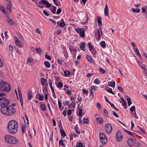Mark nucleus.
<instances>
[{
	"instance_id": "nucleus-1",
	"label": "nucleus",
	"mask_w": 147,
	"mask_h": 147,
	"mask_svg": "<svg viewBox=\"0 0 147 147\" xmlns=\"http://www.w3.org/2000/svg\"><path fill=\"white\" fill-rule=\"evenodd\" d=\"M7 129L8 132L10 134H16L18 129L17 122L14 120L9 121L8 124Z\"/></svg>"
},
{
	"instance_id": "nucleus-2",
	"label": "nucleus",
	"mask_w": 147,
	"mask_h": 147,
	"mask_svg": "<svg viewBox=\"0 0 147 147\" xmlns=\"http://www.w3.org/2000/svg\"><path fill=\"white\" fill-rule=\"evenodd\" d=\"M1 112L3 114L7 115H11L15 113V109L10 106L7 105L6 107L2 106L1 108Z\"/></svg>"
},
{
	"instance_id": "nucleus-3",
	"label": "nucleus",
	"mask_w": 147,
	"mask_h": 147,
	"mask_svg": "<svg viewBox=\"0 0 147 147\" xmlns=\"http://www.w3.org/2000/svg\"><path fill=\"white\" fill-rule=\"evenodd\" d=\"M11 89L10 86L4 81L0 80V92L1 93H4V91L8 92Z\"/></svg>"
},
{
	"instance_id": "nucleus-4",
	"label": "nucleus",
	"mask_w": 147,
	"mask_h": 147,
	"mask_svg": "<svg viewBox=\"0 0 147 147\" xmlns=\"http://www.w3.org/2000/svg\"><path fill=\"white\" fill-rule=\"evenodd\" d=\"M5 141L11 144H15L17 143L18 141L14 137L9 135H6L5 136Z\"/></svg>"
},
{
	"instance_id": "nucleus-5",
	"label": "nucleus",
	"mask_w": 147,
	"mask_h": 147,
	"mask_svg": "<svg viewBox=\"0 0 147 147\" xmlns=\"http://www.w3.org/2000/svg\"><path fill=\"white\" fill-rule=\"evenodd\" d=\"M99 138L102 144H105L107 143V138L104 134L102 133H100L99 135Z\"/></svg>"
},
{
	"instance_id": "nucleus-6",
	"label": "nucleus",
	"mask_w": 147,
	"mask_h": 147,
	"mask_svg": "<svg viewBox=\"0 0 147 147\" xmlns=\"http://www.w3.org/2000/svg\"><path fill=\"white\" fill-rule=\"evenodd\" d=\"M105 129L107 133L108 134H110L112 131V127L109 123H107L105 124Z\"/></svg>"
},
{
	"instance_id": "nucleus-7",
	"label": "nucleus",
	"mask_w": 147,
	"mask_h": 147,
	"mask_svg": "<svg viewBox=\"0 0 147 147\" xmlns=\"http://www.w3.org/2000/svg\"><path fill=\"white\" fill-rule=\"evenodd\" d=\"M75 30L76 32L79 34L80 36L81 37H84L85 36V31L83 28H76Z\"/></svg>"
},
{
	"instance_id": "nucleus-8",
	"label": "nucleus",
	"mask_w": 147,
	"mask_h": 147,
	"mask_svg": "<svg viewBox=\"0 0 147 147\" xmlns=\"http://www.w3.org/2000/svg\"><path fill=\"white\" fill-rule=\"evenodd\" d=\"M116 138L118 142H120L123 139V135L122 133L119 131H117L116 132Z\"/></svg>"
},
{
	"instance_id": "nucleus-9",
	"label": "nucleus",
	"mask_w": 147,
	"mask_h": 147,
	"mask_svg": "<svg viewBox=\"0 0 147 147\" xmlns=\"http://www.w3.org/2000/svg\"><path fill=\"white\" fill-rule=\"evenodd\" d=\"M38 4L41 5L42 4H45L47 8H49L51 6V4L46 0H41L38 2Z\"/></svg>"
},
{
	"instance_id": "nucleus-10",
	"label": "nucleus",
	"mask_w": 147,
	"mask_h": 147,
	"mask_svg": "<svg viewBox=\"0 0 147 147\" xmlns=\"http://www.w3.org/2000/svg\"><path fill=\"white\" fill-rule=\"evenodd\" d=\"M134 140H133L132 139H129L127 141V143L128 145L130 146H132L134 145L135 143Z\"/></svg>"
},
{
	"instance_id": "nucleus-11",
	"label": "nucleus",
	"mask_w": 147,
	"mask_h": 147,
	"mask_svg": "<svg viewBox=\"0 0 147 147\" xmlns=\"http://www.w3.org/2000/svg\"><path fill=\"white\" fill-rule=\"evenodd\" d=\"M96 120L97 122L99 124H102L104 121V120L100 115H99V116L96 118Z\"/></svg>"
},
{
	"instance_id": "nucleus-12",
	"label": "nucleus",
	"mask_w": 147,
	"mask_h": 147,
	"mask_svg": "<svg viewBox=\"0 0 147 147\" xmlns=\"http://www.w3.org/2000/svg\"><path fill=\"white\" fill-rule=\"evenodd\" d=\"M104 14L106 16H107L109 15L108 7L107 5H106L104 9Z\"/></svg>"
},
{
	"instance_id": "nucleus-13",
	"label": "nucleus",
	"mask_w": 147,
	"mask_h": 147,
	"mask_svg": "<svg viewBox=\"0 0 147 147\" xmlns=\"http://www.w3.org/2000/svg\"><path fill=\"white\" fill-rule=\"evenodd\" d=\"M38 97H37L38 95H36L35 96V98H38L40 101H42L43 100V98H44V96L42 94V95H41L40 93L38 94Z\"/></svg>"
},
{
	"instance_id": "nucleus-14",
	"label": "nucleus",
	"mask_w": 147,
	"mask_h": 147,
	"mask_svg": "<svg viewBox=\"0 0 147 147\" xmlns=\"http://www.w3.org/2000/svg\"><path fill=\"white\" fill-rule=\"evenodd\" d=\"M16 39L15 41V43L16 45L22 48L23 46L20 43V42L18 40V38L16 37Z\"/></svg>"
},
{
	"instance_id": "nucleus-15",
	"label": "nucleus",
	"mask_w": 147,
	"mask_h": 147,
	"mask_svg": "<svg viewBox=\"0 0 147 147\" xmlns=\"http://www.w3.org/2000/svg\"><path fill=\"white\" fill-rule=\"evenodd\" d=\"M105 98L106 101L111 105V106L115 109L116 110L118 111L119 110L115 107L113 104L111 102L108 100L107 99V97L105 96Z\"/></svg>"
},
{
	"instance_id": "nucleus-16",
	"label": "nucleus",
	"mask_w": 147,
	"mask_h": 147,
	"mask_svg": "<svg viewBox=\"0 0 147 147\" xmlns=\"http://www.w3.org/2000/svg\"><path fill=\"white\" fill-rule=\"evenodd\" d=\"M8 19L6 20L7 22L10 25H13L14 24V22L11 19H9V17Z\"/></svg>"
},
{
	"instance_id": "nucleus-17",
	"label": "nucleus",
	"mask_w": 147,
	"mask_h": 147,
	"mask_svg": "<svg viewBox=\"0 0 147 147\" xmlns=\"http://www.w3.org/2000/svg\"><path fill=\"white\" fill-rule=\"evenodd\" d=\"M85 42L84 43H81L80 44V49H81L83 51H85Z\"/></svg>"
},
{
	"instance_id": "nucleus-18",
	"label": "nucleus",
	"mask_w": 147,
	"mask_h": 147,
	"mask_svg": "<svg viewBox=\"0 0 147 147\" xmlns=\"http://www.w3.org/2000/svg\"><path fill=\"white\" fill-rule=\"evenodd\" d=\"M121 100L122 101V105L123 106H126V107L125 108V109H126L127 108V102L123 98H121Z\"/></svg>"
},
{
	"instance_id": "nucleus-19",
	"label": "nucleus",
	"mask_w": 147,
	"mask_h": 147,
	"mask_svg": "<svg viewBox=\"0 0 147 147\" xmlns=\"http://www.w3.org/2000/svg\"><path fill=\"white\" fill-rule=\"evenodd\" d=\"M106 90L108 92L111 93L113 95L115 94V93L113 91L111 88L109 87H106L105 88Z\"/></svg>"
},
{
	"instance_id": "nucleus-20",
	"label": "nucleus",
	"mask_w": 147,
	"mask_h": 147,
	"mask_svg": "<svg viewBox=\"0 0 147 147\" xmlns=\"http://www.w3.org/2000/svg\"><path fill=\"white\" fill-rule=\"evenodd\" d=\"M138 64L140 67L142 68V69H144L145 68L146 65L145 64H143L140 61H139L138 62Z\"/></svg>"
},
{
	"instance_id": "nucleus-21",
	"label": "nucleus",
	"mask_w": 147,
	"mask_h": 147,
	"mask_svg": "<svg viewBox=\"0 0 147 147\" xmlns=\"http://www.w3.org/2000/svg\"><path fill=\"white\" fill-rule=\"evenodd\" d=\"M86 57L87 60L90 62L93 63L94 62V60L89 55H86Z\"/></svg>"
},
{
	"instance_id": "nucleus-22",
	"label": "nucleus",
	"mask_w": 147,
	"mask_h": 147,
	"mask_svg": "<svg viewBox=\"0 0 147 147\" xmlns=\"http://www.w3.org/2000/svg\"><path fill=\"white\" fill-rule=\"evenodd\" d=\"M108 85L114 88L115 86V83L114 81L113 82H108Z\"/></svg>"
},
{
	"instance_id": "nucleus-23",
	"label": "nucleus",
	"mask_w": 147,
	"mask_h": 147,
	"mask_svg": "<svg viewBox=\"0 0 147 147\" xmlns=\"http://www.w3.org/2000/svg\"><path fill=\"white\" fill-rule=\"evenodd\" d=\"M12 5L11 3H10V4H8L7 5L6 7L7 9L9 10V12L11 13V6Z\"/></svg>"
},
{
	"instance_id": "nucleus-24",
	"label": "nucleus",
	"mask_w": 147,
	"mask_h": 147,
	"mask_svg": "<svg viewBox=\"0 0 147 147\" xmlns=\"http://www.w3.org/2000/svg\"><path fill=\"white\" fill-rule=\"evenodd\" d=\"M60 132L61 136L65 137L66 136V134L65 132L64 131L63 129H60Z\"/></svg>"
},
{
	"instance_id": "nucleus-25",
	"label": "nucleus",
	"mask_w": 147,
	"mask_h": 147,
	"mask_svg": "<svg viewBox=\"0 0 147 147\" xmlns=\"http://www.w3.org/2000/svg\"><path fill=\"white\" fill-rule=\"evenodd\" d=\"M91 53L93 54V55H95L97 53V51L96 49L94 48L91 49L90 51Z\"/></svg>"
},
{
	"instance_id": "nucleus-26",
	"label": "nucleus",
	"mask_w": 147,
	"mask_h": 147,
	"mask_svg": "<svg viewBox=\"0 0 147 147\" xmlns=\"http://www.w3.org/2000/svg\"><path fill=\"white\" fill-rule=\"evenodd\" d=\"M74 102H72L68 106V107L69 109H71V107H72L74 108L75 107V101L74 100Z\"/></svg>"
},
{
	"instance_id": "nucleus-27",
	"label": "nucleus",
	"mask_w": 147,
	"mask_h": 147,
	"mask_svg": "<svg viewBox=\"0 0 147 147\" xmlns=\"http://www.w3.org/2000/svg\"><path fill=\"white\" fill-rule=\"evenodd\" d=\"M131 11L134 13H138L140 11V10L139 9H135L133 8L132 9Z\"/></svg>"
},
{
	"instance_id": "nucleus-28",
	"label": "nucleus",
	"mask_w": 147,
	"mask_h": 147,
	"mask_svg": "<svg viewBox=\"0 0 147 147\" xmlns=\"http://www.w3.org/2000/svg\"><path fill=\"white\" fill-rule=\"evenodd\" d=\"M33 61V59L32 58V57H29L28 58L27 63L28 65H30Z\"/></svg>"
},
{
	"instance_id": "nucleus-29",
	"label": "nucleus",
	"mask_w": 147,
	"mask_h": 147,
	"mask_svg": "<svg viewBox=\"0 0 147 147\" xmlns=\"http://www.w3.org/2000/svg\"><path fill=\"white\" fill-rule=\"evenodd\" d=\"M97 32L98 34V36L97 37V39L100 40V39L101 37V35L100 34V30L98 29H97Z\"/></svg>"
},
{
	"instance_id": "nucleus-30",
	"label": "nucleus",
	"mask_w": 147,
	"mask_h": 147,
	"mask_svg": "<svg viewBox=\"0 0 147 147\" xmlns=\"http://www.w3.org/2000/svg\"><path fill=\"white\" fill-rule=\"evenodd\" d=\"M40 107L41 109L43 111H46V107L44 104H41L40 105Z\"/></svg>"
},
{
	"instance_id": "nucleus-31",
	"label": "nucleus",
	"mask_w": 147,
	"mask_h": 147,
	"mask_svg": "<svg viewBox=\"0 0 147 147\" xmlns=\"http://www.w3.org/2000/svg\"><path fill=\"white\" fill-rule=\"evenodd\" d=\"M59 146H61L63 147H65V145L63 143V140H60L59 141Z\"/></svg>"
},
{
	"instance_id": "nucleus-32",
	"label": "nucleus",
	"mask_w": 147,
	"mask_h": 147,
	"mask_svg": "<svg viewBox=\"0 0 147 147\" xmlns=\"http://www.w3.org/2000/svg\"><path fill=\"white\" fill-rule=\"evenodd\" d=\"M125 131L127 133V134H129L130 135L132 136H134V133L132 132L131 131H130L128 130H127L126 129H124Z\"/></svg>"
},
{
	"instance_id": "nucleus-33",
	"label": "nucleus",
	"mask_w": 147,
	"mask_h": 147,
	"mask_svg": "<svg viewBox=\"0 0 147 147\" xmlns=\"http://www.w3.org/2000/svg\"><path fill=\"white\" fill-rule=\"evenodd\" d=\"M127 101L128 105L129 106L132 103L130 97H128V98L127 99Z\"/></svg>"
},
{
	"instance_id": "nucleus-34",
	"label": "nucleus",
	"mask_w": 147,
	"mask_h": 147,
	"mask_svg": "<svg viewBox=\"0 0 147 147\" xmlns=\"http://www.w3.org/2000/svg\"><path fill=\"white\" fill-rule=\"evenodd\" d=\"M40 80L41 81V83L42 85L43 86L45 83V81L46 80L45 78H40Z\"/></svg>"
},
{
	"instance_id": "nucleus-35",
	"label": "nucleus",
	"mask_w": 147,
	"mask_h": 147,
	"mask_svg": "<svg viewBox=\"0 0 147 147\" xmlns=\"http://www.w3.org/2000/svg\"><path fill=\"white\" fill-rule=\"evenodd\" d=\"M57 7L55 6H53V9H51V8L50 9V10L53 14H55Z\"/></svg>"
},
{
	"instance_id": "nucleus-36",
	"label": "nucleus",
	"mask_w": 147,
	"mask_h": 147,
	"mask_svg": "<svg viewBox=\"0 0 147 147\" xmlns=\"http://www.w3.org/2000/svg\"><path fill=\"white\" fill-rule=\"evenodd\" d=\"M44 65L47 68H49L50 66V64L49 62L48 61H46L44 62Z\"/></svg>"
},
{
	"instance_id": "nucleus-37",
	"label": "nucleus",
	"mask_w": 147,
	"mask_h": 147,
	"mask_svg": "<svg viewBox=\"0 0 147 147\" xmlns=\"http://www.w3.org/2000/svg\"><path fill=\"white\" fill-rule=\"evenodd\" d=\"M147 9V7L146 6H144L142 8V12L145 13H147L146 9Z\"/></svg>"
},
{
	"instance_id": "nucleus-38",
	"label": "nucleus",
	"mask_w": 147,
	"mask_h": 147,
	"mask_svg": "<svg viewBox=\"0 0 147 147\" xmlns=\"http://www.w3.org/2000/svg\"><path fill=\"white\" fill-rule=\"evenodd\" d=\"M91 42H89L88 43V47L90 51L94 47H93L92 46L91 44Z\"/></svg>"
},
{
	"instance_id": "nucleus-39",
	"label": "nucleus",
	"mask_w": 147,
	"mask_h": 147,
	"mask_svg": "<svg viewBox=\"0 0 147 147\" xmlns=\"http://www.w3.org/2000/svg\"><path fill=\"white\" fill-rule=\"evenodd\" d=\"M83 122L84 123L88 124L89 123L88 119V118H86V119L84 118L83 119Z\"/></svg>"
},
{
	"instance_id": "nucleus-40",
	"label": "nucleus",
	"mask_w": 147,
	"mask_h": 147,
	"mask_svg": "<svg viewBox=\"0 0 147 147\" xmlns=\"http://www.w3.org/2000/svg\"><path fill=\"white\" fill-rule=\"evenodd\" d=\"M63 83L61 82H59L58 83L57 86L58 88H60L62 87L63 86Z\"/></svg>"
},
{
	"instance_id": "nucleus-41",
	"label": "nucleus",
	"mask_w": 147,
	"mask_h": 147,
	"mask_svg": "<svg viewBox=\"0 0 147 147\" xmlns=\"http://www.w3.org/2000/svg\"><path fill=\"white\" fill-rule=\"evenodd\" d=\"M98 26H100V24L102 23L101 18V17H99L98 18Z\"/></svg>"
},
{
	"instance_id": "nucleus-42",
	"label": "nucleus",
	"mask_w": 147,
	"mask_h": 147,
	"mask_svg": "<svg viewBox=\"0 0 147 147\" xmlns=\"http://www.w3.org/2000/svg\"><path fill=\"white\" fill-rule=\"evenodd\" d=\"M100 45L101 47L104 48H105V41H102L100 42Z\"/></svg>"
},
{
	"instance_id": "nucleus-43",
	"label": "nucleus",
	"mask_w": 147,
	"mask_h": 147,
	"mask_svg": "<svg viewBox=\"0 0 147 147\" xmlns=\"http://www.w3.org/2000/svg\"><path fill=\"white\" fill-rule=\"evenodd\" d=\"M32 97V93L31 92H29L28 95V98L29 100H31Z\"/></svg>"
},
{
	"instance_id": "nucleus-44",
	"label": "nucleus",
	"mask_w": 147,
	"mask_h": 147,
	"mask_svg": "<svg viewBox=\"0 0 147 147\" xmlns=\"http://www.w3.org/2000/svg\"><path fill=\"white\" fill-rule=\"evenodd\" d=\"M35 50L38 53H40L42 51V49L40 48H36L35 49Z\"/></svg>"
},
{
	"instance_id": "nucleus-45",
	"label": "nucleus",
	"mask_w": 147,
	"mask_h": 147,
	"mask_svg": "<svg viewBox=\"0 0 147 147\" xmlns=\"http://www.w3.org/2000/svg\"><path fill=\"white\" fill-rule=\"evenodd\" d=\"M64 75L65 76H68L70 74V72L68 71H65L64 72Z\"/></svg>"
},
{
	"instance_id": "nucleus-46",
	"label": "nucleus",
	"mask_w": 147,
	"mask_h": 147,
	"mask_svg": "<svg viewBox=\"0 0 147 147\" xmlns=\"http://www.w3.org/2000/svg\"><path fill=\"white\" fill-rule=\"evenodd\" d=\"M134 51L136 53H137V54L140 57H141V55L139 52V51L138 49L136 48L135 49Z\"/></svg>"
},
{
	"instance_id": "nucleus-47",
	"label": "nucleus",
	"mask_w": 147,
	"mask_h": 147,
	"mask_svg": "<svg viewBox=\"0 0 147 147\" xmlns=\"http://www.w3.org/2000/svg\"><path fill=\"white\" fill-rule=\"evenodd\" d=\"M58 103L59 105V109H61V107L62 105V102L60 100V99H59L58 100Z\"/></svg>"
},
{
	"instance_id": "nucleus-48",
	"label": "nucleus",
	"mask_w": 147,
	"mask_h": 147,
	"mask_svg": "<svg viewBox=\"0 0 147 147\" xmlns=\"http://www.w3.org/2000/svg\"><path fill=\"white\" fill-rule=\"evenodd\" d=\"M136 108L135 106H133L130 108V110L131 112H133L135 110Z\"/></svg>"
},
{
	"instance_id": "nucleus-49",
	"label": "nucleus",
	"mask_w": 147,
	"mask_h": 147,
	"mask_svg": "<svg viewBox=\"0 0 147 147\" xmlns=\"http://www.w3.org/2000/svg\"><path fill=\"white\" fill-rule=\"evenodd\" d=\"M74 130L75 131H76V133L77 134H80V132L78 131V127H76V125L75 126Z\"/></svg>"
},
{
	"instance_id": "nucleus-50",
	"label": "nucleus",
	"mask_w": 147,
	"mask_h": 147,
	"mask_svg": "<svg viewBox=\"0 0 147 147\" xmlns=\"http://www.w3.org/2000/svg\"><path fill=\"white\" fill-rule=\"evenodd\" d=\"M94 83L97 84H100V82L98 79V78H96L94 81Z\"/></svg>"
},
{
	"instance_id": "nucleus-51",
	"label": "nucleus",
	"mask_w": 147,
	"mask_h": 147,
	"mask_svg": "<svg viewBox=\"0 0 147 147\" xmlns=\"http://www.w3.org/2000/svg\"><path fill=\"white\" fill-rule=\"evenodd\" d=\"M47 54H46L45 55V58L49 60H51V57L50 56L47 55Z\"/></svg>"
},
{
	"instance_id": "nucleus-52",
	"label": "nucleus",
	"mask_w": 147,
	"mask_h": 147,
	"mask_svg": "<svg viewBox=\"0 0 147 147\" xmlns=\"http://www.w3.org/2000/svg\"><path fill=\"white\" fill-rule=\"evenodd\" d=\"M34 3L36 4V5L38 6V7H40V8H43L44 7V6H43L42 5H39L38 4V2H37V1H35L34 2Z\"/></svg>"
},
{
	"instance_id": "nucleus-53",
	"label": "nucleus",
	"mask_w": 147,
	"mask_h": 147,
	"mask_svg": "<svg viewBox=\"0 0 147 147\" xmlns=\"http://www.w3.org/2000/svg\"><path fill=\"white\" fill-rule=\"evenodd\" d=\"M99 71L101 74H104L105 72V71L104 69H103L101 68H100L99 69Z\"/></svg>"
},
{
	"instance_id": "nucleus-54",
	"label": "nucleus",
	"mask_w": 147,
	"mask_h": 147,
	"mask_svg": "<svg viewBox=\"0 0 147 147\" xmlns=\"http://www.w3.org/2000/svg\"><path fill=\"white\" fill-rule=\"evenodd\" d=\"M57 61L59 64L62 65V60L60 59L59 58H57Z\"/></svg>"
},
{
	"instance_id": "nucleus-55",
	"label": "nucleus",
	"mask_w": 147,
	"mask_h": 147,
	"mask_svg": "<svg viewBox=\"0 0 147 147\" xmlns=\"http://www.w3.org/2000/svg\"><path fill=\"white\" fill-rule=\"evenodd\" d=\"M59 25L61 27H64L65 26V23L64 22H61L60 23Z\"/></svg>"
},
{
	"instance_id": "nucleus-56",
	"label": "nucleus",
	"mask_w": 147,
	"mask_h": 147,
	"mask_svg": "<svg viewBox=\"0 0 147 147\" xmlns=\"http://www.w3.org/2000/svg\"><path fill=\"white\" fill-rule=\"evenodd\" d=\"M135 146L134 147H140L141 144H140L138 142H136V143H135Z\"/></svg>"
},
{
	"instance_id": "nucleus-57",
	"label": "nucleus",
	"mask_w": 147,
	"mask_h": 147,
	"mask_svg": "<svg viewBox=\"0 0 147 147\" xmlns=\"http://www.w3.org/2000/svg\"><path fill=\"white\" fill-rule=\"evenodd\" d=\"M9 50L11 51L12 52L13 51V46L11 45H10L9 46Z\"/></svg>"
},
{
	"instance_id": "nucleus-58",
	"label": "nucleus",
	"mask_w": 147,
	"mask_h": 147,
	"mask_svg": "<svg viewBox=\"0 0 147 147\" xmlns=\"http://www.w3.org/2000/svg\"><path fill=\"white\" fill-rule=\"evenodd\" d=\"M4 8L2 5H0V10L2 11L3 12H4L5 11L4 10Z\"/></svg>"
},
{
	"instance_id": "nucleus-59",
	"label": "nucleus",
	"mask_w": 147,
	"mask_h": 147,
	"mask_svg": "<svg viewBox=\"0 0 147 147\" xmlns=\"http://www.w3.org/2000/svg\"><path fill=\"white\" fill-rule=\"evenodd\" d=\"M43 13L46 16H49V14L45 10L43 11Z\"/></svg>"
},
{
	"instance_id": "nucleus-60",
	"label": "nucleus",
	"mask_w": 147,
	"mask_h": 147,
	"mask_svg": "<svg viewBox=\"0 0 147 147\" xmlns=\"http://www.w3.org/2000/svg\"><path fill=\"white\" fill-rule=\"evenodd\" d=\"M82 92L83 93L85 94L86 95L88 94V91L86 90L85 89H83Z\"/></svg>"
},
{
	"instance_id": "nucleus-61",
	"label": "nucleus",
	"mask_w": 147,
	"mask_h": 147,
	"mask_svg": "<svg viewBox=\"0 0 147 147\" xmlns=\"http://www.w3.org/2000/svg\"><path fill=\"white\" fill-rule=\"evenodd\" d=\"M118 89L122 92H123V88L120 86H118Z\"/></svg>"
},
{
	"instance_id": "nucleus-62",
	"label": "nucleus",
	"mask_w": 147,
	"mask_h": 147,
	"mask_svg": "<svg viewBox=\"0 0 147 147\" xmlns=\"http://www.w3.org/2000/svg\"><path fill=\"white\" fill-rule=\"evenodd\" d=\"M97 87L96 86H91V89H92V90L94 91H96V89L97 88Z\"/></svg>"
},
{
	"instance_id": "nucleus-63",
	"label": "nucleus",
	"mask_w": 147,
	"mask_h": 147,
	"mask_svg": "<svg viewBox=\"0 0 147 147\" xmlns=\"http://www.w3.org/2000/svg\"><path fill=\"white\" fill-rule=\"evenodd\" d=\"M62 10L60 8H59L57 9V14H59L60 13L61 11Z\"/></svg>"
},
{
	"instance_id": "nucleus-64",
	"label": "nucleus",
	"mask_w": 147,
	"mask_h": 147,
	"mask_svg": "<svg viewBox=\"0 0 147 147\" xmlns=\"http://www.w3.org/2000/svg\"><path fill=\"white\" fill-rule=\"evenodd\" d=\"M69 103V102L67 101H66L63 102V104L65 106H66L68 105Z\"/></svg>"
}]
</instances>
